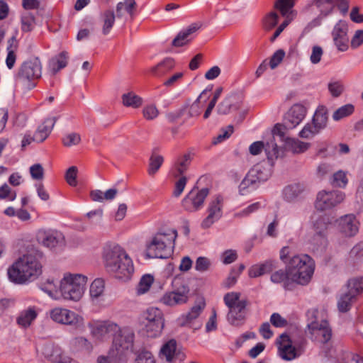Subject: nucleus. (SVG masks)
<instances>
[{"label": "nucleus", "mask_w": 363, "mask_h": 363, "mask_svg": "<svg viewBox=\"0 0 363 363\" xmlns=\"http://www.w3.org/2000/svg\"><path fill=\"white\" fill-rule=\"evenodd\" d=\"M102 258L106 271L113 273L117 279L126 281L133 276V260L121 246H106L104 248Z\"/></svg>", "instance_id": "nucleus-1"}, {"label": "nucleus", "mask_w": 363, "mask_h": 363, "mask_svg": "<svg viewBox=\"0 0 363 363\" xmlns=\"http://www.w3.org/2000/svg\"><path fill=\"white\" fill-rule=\"evenodd\" d=\"M41 258L40 253L24 255L9 268V279L13 283L23 284L37 279L42 273Z\"/></svg>", "instance_id": "nucleus-2"}, {"label": "nucleus", "mask_w": 363, "mask_h": 363, "mask_svg": "<svg viewBox=\"0 0 363 363\" xmlns=\"http://www.w3.org/2000/svg\"><path fill=\"white\" fill-rule=\"evenodd\" d=\"M177 238V231L175 229L168 228L157 232L146 243L145 257L167 259L171 257L174 252Z\"/></svg>", "instance_id": "nucleus-3"}, {"label": "nucleus", "mask_w": 363, "mask_h": 363, "mask_svg": "<svg viewBox=\"0 0 363 363\" xmlns=\"http://www.w3.org/2000/svg\"><path fill=\"white\" fill-rule=\"evenodd\" d=\"M292 281L306 285L311 281L315 270V262L308 255L293 256L287 263Z\"/></svg>", "instance_id": "nucleus-4"}, {"label": "nucleus", "mask_w": 363, "mask_h": 363, "mask_svg": "<svg viewBox=\"0 0 363 363\" xmlns=\"http://www.w3.org/2000/svg\"><path fill=\"white\" fill-rule=\"evenodd\" d=\"M87 277L79 274H68L64 276L60 285V298L78 301L82 297Z\"/></svg>", "instance_id": "nucleus-5"}, {"label": "nucleus", "mask_w": 363, "mask_h": 363, "mask_svg": "<svg viewBox=\"0 0 363 363\" xmlns=\"http://www.w3.org/2000/svg\"><path fill=\"white\" fill-rule=\"evenodd\" d=\"M308 328L311 340L320 345H323V350L325 353V356L334 358L339 362L340 360V354L337 348L328 347L332 337V330L329 326L328 322L326 320H322L320 323L313 321L308 325Z\"/></svg>", "instance_id": "nucleus-6"}, {"label": "nucleus", "mask_w": 363, "mask_h": 363, "mask_svg": "<svg viewBox=\"0 0 363 363\" xmlns=\"http://www.w3.org/2000/svg\"><path fill=\"white\" fill-rule=\"evenodd\" d=\"M42 64L38 57H34L23 62L15 75L16 84L31 89L36 85L35 81L41 77Z\"/></svg>", "instance_id": "nucleus-7"}, {"label": "nucleus", "mask_w": 363, "mask_h": 363, "mask_svg": "<svg viewBox=\"0 0 363 363\" xmlns=\"http://www.w3.org/2000/svg\"><path fill=\"white\" fill-rule=\"evenodd\" d=\"M306 339L293 341L286 333L280 335L276 340L278 354L286 361H291L301 357L306 351Z\"/></svg>", "instance_id": "nucleus-8"}, {"label": "nucleus", "mask_w": 363, "mask_h": 363, "mask_svg": "<svg viewBox=\"0 0 363 363\" xmlns=\"http://www.w3.org/2000/svg\"><path fill=\"white\" fill-rule=\"evenodd\" d=\"M143 331L148 337L160 336L164 325L162 311L158 308H148L143 313Z\"/></svg>", "instance_id": "nucleus-9"}, {"label": "nucleus", "mask_w": 363, "mask_h": 363, "mask_svg": "<svg viewBox=\"0 0 363 363\" xmlns=\"http://www.w3.org/2000/svg\"><path fill=\"white\" fill-rule=\"evenodd\" d=\"M314 4L318 8L320 15L308 24L311 28L319 26L322 18L331 14L335 7L342 13H346L349 10L350 1L349 0H314Z\"/></svg>", "instance_id": "nucleus-10"}, {"label": "nucleus", "mask_w": 363, "mask_h": 363, "mask_svg": "<svg viewBox=\"0 0 363 363\" xmlns=\"http://www.w3.org/2000/svg\"><path fill=\"white\" fill-rule=\"evenodd\" d=\"M172 286L174 290L165 293L160 298V302L168 306L185 303L188 301L189 287L178 277L174 279Z\"/></svg>", "instance_id": "nucleus-11"}, {"label": "nucleus", "mask_w": 363, "mask_h": 363, "mask_svg": "<svg viewBox=\"0 0 363 363\" xmlns=\"http://www.w3.org/2000/svg\"><path fill=\"white\" fill-rule=\"evenodd\" d=\"M289 128L284 123V125L277 123L272 130L270 138L266 142L265 152L268 160L273 162L274 160L277 159L281 155L283 151L280 149L275 142V137H279L280 140L285 143L286 130Z\"/></svg>", "instance_id": "nucleus-12"}, {"label": "nucleus", "mask_w": 363, "mask_h": 363, "mask_svg": "<svg viewBox=\"0 0 363 363\" xmlns=\"http://www.w3.org/2000/svg\"><path fill=\"white\" fill-rule=\"evenodd\" d=\"M345 197V194L340 191H321L317 195L315 207L321 211L329 210L342 203Z\"/></svg>", "instance_id": "nucleus-13"}, {"label": "nucleus", "mask_w": 363, "mask_h": 363, "mask_svg": "<svg viewBox=\"0 0 363 363\" xmlns=\"http://www.w3.org/2000/svg\"><path fill=\"white\" fill-rule=\"evenodd\" d=\"M89 328L93 337L100 340H108L120 331V326L111 320L93 321Z\"/></svg>", "instance_id": "nucleus-14"}, {"label": "nucleus", "mask_w": 363, "mask_h": 363, "mask_svg": "<svg viewBox=\"0 0 363 363\" xmlns=\"http://www.w3.org/2000/svg\"><path fill=\"white\" fill-rule=\"evenodd\" d=\"M113 345L116 348V357L121 359L125 351L132 349L135 335L128 328H121L113 337Z\"/></svg>", "instance_id": "nucleus-15"}, {"label": "nucleus", "mask_w": 363, "mask_h": 363, "mask_svg": "<svg viewBox=\"0 0 363 363\" xmlns=\"http://www.w3.org/2000/svg\"><path fill=\"white\" fill-rule=\"evenodd\" d=\"M209 194L208 188L201 189H193L183 199L182 205L184 209L188 212H195L201 209L204 201Z\"/></svg>", "instance_id": "nucleus-16"}, {"label": "nucleus", "mask_w": 363, "mask_h": 363, "mask_svg": "<svg viewBox=\"0 0 363 363\" xmlns=\"http://www.w3.org/2000/svg\"><path fill=\"white\" fill-rule=\"evenodd\" d=\"M313 228L315 232L313 237L312 242L318 247H325L327 245V230L330 224V219L327 216L315 215L313 217Z\"/></svg>", "instance_id": "nucleus-17"}, {"label": "nucleus", "mask_w": 363, "mask_h": 363, "mask_svg": "<svg viewBox=\"0 0 363 363\" xmlns=\"http://www.w3.org/2000/svg\"><path fill=\"white\" fill-rule=\"evenodd\" d=\"M348 26L346 21L340 20L334 26L332 31L333 42L340 52L346 51L348 48L349 38L347 36Z\"/></svg>", "instance_id": "nucleus-18"}, {"label": "nucleus", "mask_w": 363, "mask_h": 363, "mask_svg": "<svg viewBox=\"0 0 363 363\" xmlns=\"http://www.w3.org/2000/svg\"><path fill=\"white\" fill-rule=\"evenodd\" d=\"M223 198L218 195L213 199L208 207V216L203 220V228H208L222 216Z\"/></svg>", "instance_id": "nucleus-19"}, {"label": "nucleus", "mask_w": 363, "mask_h": 363, "mask_svg": "<svg viewBox=\"0 0 363 363\" xmlns=\"http://www.w3.org/2000/svg\"><path fill=\"white\" fill-rule=\"evenodd\" d=\"M50 318L60 324L75 325L78 323L79 315L74 312L63 308H55L50 311Z\"/></svg>", "instance_id": "nucleus-20"}, {"label": "nucleus", "mask_w": 363, "mask_h": 363, "mask_svg": "<svg viewBox=\"0 0 363 363\" xmlns=\"http://www.w3.org/2000/svg\"><path fill=\"white\" fill-rule=\"evenodd\" d=\"M36 238L40 244L50 249L56 247L63 240L61 233L52 230H40Z\"/></svg>", "instance_id": "nucleus-21"}, {"label": "nucleus", "mask_w": 363, "mask_h": 363, "mask_svg": "<svg viewBox=\"0 0 363 363\" xmlns=\"http://www.w3.org/2000/svg\"><path fill=\"white\" fill-rule=\"evenodd\" d=\"M247 304L248 301L246 299H242L238 303L235 308L229 309L227 320L230 325L240 327L245 323L246 320L245 308Z\"/></svg>", "instance_id": "nucleus-22"}, {"label": "nucleus", "mask_w": 363, "mask_h": 363, "mask_svg": "<svg viewBox=\"0 0 363 363\" xmlns=\"http://www.w3.org/2000/svg\"><path fill=\"white\" fill-rule=\"evenodd\" d=\"M306 109L300 104L293 105L284 116V123L289 128H294L305 118Z\"/></svg>", "instance_id": "nucleus-23"}, {"label": "nucleus", "mask_w": 363, "mask_h": 363, "mask_svg": "<svg viewBox=\"0 0 363 363\" xmlns=\"http://www.w3.org/2000/svg\"><path fill=\"white\" fill-rule=\"evenodd\" d=\"M339 230L345 236L352 237L359 230V222L353 214H347L337 220Z\"/></svg>", "instance_id": "nucleus-24"}, {"label": "nucleus", "mask_w": 363, "mask_h": 363, "mask_svg": "<svg viewBox=\"0 0 363 363\" xmlns=\"http://www.w3.org/2000/svg\"><path fill=\"white\" fill-rule=\"evenodd\" d=\"M161 353L168 362H182L186 357L184 352L177 350V342L173 339L162 346Z\"/></svg>", "instance_id": "nucleus-25"}, {"label": "nucleus", "mask_w": 363, "mask_h": 363, "mask_svg": "<svg viewBox=\"0 0 363 363\" xmlns=\"http://www.w3.org/2000/svg\"><path fill=\"white\" fill-rule=\"evenodd\" d=\"M43 354L47 359L55 363H69L72 360L71 357L57 345L45 346Z\"/></svg>", "instance_id": "nucleus-26"}, {"label": "nucleus", "mask_w": 363, "mask_h": 363, "mask_svg": "<svg viewBox=\"0 0 363 363\" xmlns=\"http://www.w3.org/2000/svg\"><path fill=\"white\" fill-rule=\"evenodd\" d=\"M270 280L274 284H282L285 290H291L292 284L294 283V281H292L291 279L288 265H286L285 269H276L272 272L270 277Z\"/></svg>", "instance_id": "nucleus-27"}, {"label": "nucleus", "mask_w": 363, "mask_h": 363, "mask_svg": "<svg viewBox=\"0 0 363 363\" xmlns=\"http://www.w3.org/2000/svg\"><path fill=\"white\" fill-rule=\"evenodd\" d=\"M69 56L67 51H62L52 57L48 62V69L52 75L67 67Z\"/></svg>", "instance_id": "nucleus-28"}, {"label": "nucleus", "mask_w": 363, "mask_h": 363, "mask_svg": "<svg viewBox=\"0 0 363 363\" xmlns=\"http://www.w3.org/2000/svg\"><path fill=\"white\" fill-rule=\"evenodd\" d=\"M248 172L260 184L271 177L272 169L267 163H259L255 164Z\"/></svg>", "instance_id": "nucleus-29"}, {"label": "nucleus", "mask_w": 363, "mask_h": 363, "mask_svg": "<svg viewBox=\"0 0 363 363\" xmlns=\"http://www.w3.org/2000/svg\"><path fill=\"white\" fill-rule=\"evenodd\" d=\"M284 147L294 154H301L306 152L311 147V143L303 142L297 138H286Z\"/></svg>", "instance_id": "nucleus-30"}, {"label": "nucleus", "mask_w": 363, "mask_h": 363, "mask_svg": "<svg viewBox=\"0 0 363 363\" xmlns=\"http://www.w3.org/2000/svg\"><path fill=\"white\" fill-rule=\"evenodd\" d=\"M105 281L103 279L97 278L93 281L90 286L89 294L94 303H99L104 300Z\"/></svg>", "instance_id": "nucleus-31"}, {"label": "nucleus", "mask_w": 363, "mask_h": 363, "mask_svg": "<svg viewBox=\"0 0 363 363\" xmlns=\"http://www.w3.org/2000/svg\"><path fill=\"white\" fill-rule=\"evenodd\" d=\"M328 121V111L325 106H319L312 118V123L320 131L325 129Z\"/></svg>", "instance_id": "nucleus-32"}, {"label": "nucleus", "mask_w": 363, "mask_h": 363, "mask_svg": "<svg viewBox=\"0 0 363 363\" xmlns=\"http://www.w3.org/2000/svg\"><path fill=\"white\" fill-rule=\"evenodd\" d=\"M55 118H47L38 126L35 133V139L37 143H42L48 137L55 125Z\"/></svg>", "instance_id": "nucleus-33"}, {"label": "nucleus", "mask_w": 363, "mask_h": 363, "mask_svg": "<svg viewBox=\"0 0 363 363\" xmlns=\"http://www.w3.org/2000/svg\"><path fill=\"white\" fill-rule=\"evenodd\" d=\"M259 186V184L255 177L248 172L239 185V193L242 196L247 195L256 190Z\"/></svg>", "instance_id": "nucleus-34"}, {"label": "nucleus", "mask_w": 363, "mask_h": 363, "mask_svg": "<svg viewBox=\"0 0 363 363\" xmlns=\"http://www.w3.org/2000/svg\"><path fill=\"white\" fill-rule=\"evenodd\" d=\"M136 6L137 4L135 0H124L123 1L118 2L116 9V17L118 18H123L125 13L130 15V17H133Z\"/></svg>", "instance_id": "nucleus-35"}, {"label": "nucleus", "mask_w": 363, "mask_h": 363, "mask_svg": "<svg viewBox=\"0 0 363 363\" xmlns=\"http://www.w3.org/2000/svg\"><path fill=\"white\" fill-rule=\"evenodd\" d=\"M306 189L303 184L295 183L286 186L283 191L285 200L292 201L301 195Z\"/></svg>", "instance_id": "nucleus-36"}, {"label": "nucleus", "mask_w": 363, "mask_h": 363, "mask_svg": "<svg viewBox=\"0 0 363 363\" xmlns=\"http://www.w3.org/2000/svg\"><path fill=\"white\" fill-rule=\"evenodd\" d=\"M199 28V26L194 23L191 25L188 28L181 31L173 40L172 45L175 47H181L186 45L191 39L189 38V35L196 32Z\"/></svg>", "instance_id": "nucleus-37"}, {"label": "nucleus", "mask_w": 363, "mask_h": 363, "mask_svg": "<svg viewBox=\"0 0 363 363\" xmlns=\"http://www.w3.org/2000/svg\"><path fill=\"white\" fill-rule=\"evenodd\" d=\"M18 48V42L16 40V37L13 36L8 41L7 46V56L6 58V67L11 69L13 68L16 60V52Z\"/></svg>", "instance_id": "nucleus-38"}, {"label": "nucleus", "mask_w": 363, "mask_h": 363, "mask_svg": "<svg viewBox=\"0 0 363 363\" xmlns=\"http://www.w3.org/2000/svg\"><path fill=\"white\" fill-rule=\"evenodd\" d=\"M38 313L34 307H29L26 310L21 312L17 318V323L23 327H28L31 323L36 318Z\"/></svg>", "instance_id": "nucleus-39"}, {"label": "nucleus", "mask_w": 363, "mask_h": 363, "mask_svg": "<svg viewBox=\"0 0 363 363\" xmlns=\"http://www.w3.org/2000/svg\"><path fill=\"white\" fill-rule=\"evenodd\" d=\"M347 292L355 298L363 293V277L350 279L346 284Z\"/></svg>", "instance_id": "nucleus-40"}, {"label": "nucleus", "mask_w": 363, "mask_h": 363, "mask_svg": "<svg viewBox=\"0 0 363 363\" xmlns=\"http://www.w3.org/2000/svg\"><path fill=\"white\" fill-rule=\"evenodd\" d=\"M191 162L190 155L189 154L183 155L179 158L172 169V174L174 177L182 176L188 169Z\"/></svg>", "instance_id": "nucleus-41"}, {"label": "nucleus", "mask_w": 363, "mask_h": 363, "mask_svg": "<svg viewBox=\"0 0 363 363\" xmlns=\"http://www.w3.org/2000/svg\"><path fill=\"white\" fill-rule=\"evenodd\" d=\"M174 66V60L169 57L165 58L163 61L158 63L156 66L151 69L153 75L160 77L168 71L171 70Z\"/></svg>", "instance_id": "nucleus-42"}, {"label": "nucleus", "mask_w": 363, "mask_h": 363, "mask_svg": "<svg viewBox=\"0 0 363 363\" xmlns=\"http://www.w3.org/2000/svg\"><path fill=\"white\" fill-rule=\"evenodd\" d=\"M122 102L123 106L138 108L143 104V99L133 91H130L122 95Z\"/></svg>", "instance_id": "nucleus-43"}, {"label": "nucleus", "mask_w": 363, "mask_h": 363, "mask_svg": "<svg viewBox=\"0 0 363 363\" xmlns=\"http://www.w3.org/2000/svg\"><path fill=\"white\" fill-rule=\"evenodd\" d=\"M116 16L114 11L110 9L106 10L101 14L103 21L102 33L104 35H106L110 33L114 25Z\"/></svg>", "instance_id": "nucleus-44"}, {"label": "nucleus", "mask_w": 363, "mask_h": 363, "mask_svg": "<svg viewBox=\"0 0 363 363\" xmlns=\"http://www.w3.org/2000/svg\"><path fill=\"white\" fill-rule=\"evenodd\" d=\"M356 300L357 298L354 297V295H350L345 291L340 296L337 301L338 310L342 313L347 312L350 310L353 303H354Z\"/></svg>", "instance_id": "nucleus-45"}, {"label": "nucleus", "mask_w": 363, "mask_h": 363, "mask_svg": "<svg viewBox=\"0 0 363 363\" xmlns=\"http://www.w3.org/2000/svg\"><path fill=\"white\" fill-rule=\"evenodd\" d=\"M40 289L54 299L60 298V288L54 283L53 280L48 279L40 284Z\"/></svg>", "instance_id": "nucleus-46"}, {"label": "nucleus", "mask_w": 363, "mask_h": 363, "mask_svg": "<svg viewBox=\"0 0 363 363\" xmlns=\"http://www.w3.org/2000/svg\"><path fill=\"white\" fill-rule=\"evenodd\" d=\"M354 111V106L351 104H345L338 108L333 114V119L338 121L352 115Z\"/></svg>", "instance_id": "nucleus-47"}, {"label": "nucleus", "mask_w": 363, "mask_h": 363, "mask_svg": "<svg viewBox=\"0 0 363 363\" xmlns=\"http://www.w3.org/2000/svg\"><path fill=\"white\" fill-rule=\"evenodd\" d=\"M279 16L276 11H271L265 15L262 19V27L265 30H271L277 24Z\"/></svg>", "instance_id": "nucleus-48"}, {"label": "nucleus", "mask_w": 363, "mask_h": 363, "mask_svg": "<svg viewBox=\"0 0 363 363\" xmlns=\"http://www.w3.org/2000/svg\"><path fill=\"white\" fill-rule=\"evenodd\" d=\"M35 17L34 16L28 12L23 13L21 15V30L23 32L31 31L35 26Z\"/></svg>", "instance_id": "nucleus-49"}, {"label": "nucleus", "mask_w": 363, "mask_h": 363, "mask_svg": "<svg viewBox=\"0 0 363 363\" xmlns=\"http://www.w3.org/2000/svg\"><path fill=\"white\" fill-rule=\"evenodd\" d=\"M320 132L313 123H306L299 132L298 136L304 139H311Z\"/></svg>", "instance_id": "nucleus-50"}, {"label": "nucleus", "mask_w": 363, "mask_h": 363, "mask_svg": "<svg viewBox=\"0 0 363 363\" xmlns=\"http://www.w3.org/2000/svg\"><path fill=\"white\" fill-rule=\"evenodd\" d=\"M235 96L230 95L225 97L218 106L217 111L218 114L226 115L230 113L233 107V101Z\"/></svg>", "instance_id": "nucleus-51"}, {"label": "nucleus", "mask_w": 363, "mask_h": 363, "mask_svg": "<svg viewBox=\"0 0 363 363\" xmlns=\"http://www.w3.org/2000/svg\"><path fill=\"white\" fill-rule=\"evenodd\" d=\"M154 278L150 274H145L142 277L137 287V294L139 295L146 293L153 283Z\"/></svg>", "instance_id": "nucleus-52"}, {"label": "nucleus", "mask_w": 363, "mask_h": 363, "mask_svg": "<svg viewBox=\"0 0 363 363\" xmlns=\"http://www.w3.org/2000/svg\"><path fill=\"white\" fill-rule=\"evenodd\" d=\"M164 162L162 156L153 153L150 158L148 173L154 175L160 168Z\"/></svg>", "instance_id": "nucleus-53"}, {"label": "nucleus", "mask_w": 363, "mask_h": 363, "mask_svg": "<svg viewBox=\"0 0 363 363\" xmlns=\"http://www.w3.org/2000/svg\"><path fill=\"white\" fill-rule=\"evenodd\" d=\"M348 183L346 172L339 170L333 174L331 184L333 186L340 188H344Z\"/></svg>", "instance_id": "nucleus-54"}, {"label": "nucleus", "mask_w": 363, "mask_h": 363, "mask_svg": "<svg viewBox=\"0 0 363 363\" xmlns=\"http://www.w3.org/2000/svg\"><path fill=\"white\" fill-rule=\"evenodd\" d=\"M294 5V0H277L274 4V8L279 10L283 16H285L291 11Z\"/></svg>", "instance_id": "nucleus-55"}, {"label": "nucleus", "mask_w": 363, "mask_h": 363, "mask_svg": "<svg viewBox=\"0 0 363 363\" xmlns=\"http://www.w3.org/2000/svg\"><path fill=\"white\" fill-rule=\"evenodd\" d=\"M240 294L238 292H229L227 293L224 297L223 301L228 309L235 308L240 300Z\"/></svg>", "instance_id": "nucleus-56"}, {"label": "nucleus", "mask_w": 363, "mask_h": 363, "mask_svg": "<svg viewBox=\"0 0 363 363\" xmlns=\"http://www.w3.org/2000/svg\"><path fill=\"white\" fill-rule=\"evenodd\" d=\"M262 204L260 202H255L250 205H249L245 208L240 211L235 213V217L236 218H244L247 217L250 214L257 211L259 208H261Z\"/></svg>", "instance_id": "nucleus-57"}, {"label": "nucleus", "mask_w": 363, "mask_h": 363, "mask_svg": "<svg viewBox=\"0 0 363 363\" xmlns=\"http://www.w3.org/2000/svg\"><path fill=\"white\" fill-rule=\"evenodd\" d=\"M207 93V89L203 90L197 99L191 105L189 111L190 117L199 116L201 114L202 106L200 104V99Z\"/></svg>", "instance_id": "nucleus-58"}, {"label": "nucleus", "mask_w": 363, "mask_h": 363, "mask_svg": "<svg viewBox=\"0 0 363 363\" xmlns=\"http://www.w3.org/2000/svg\"><path fill=\"white\" fill-rule=\"evenodd\" d=\"M201 312V308L196 306L192 307L191 311L184 315V321L182 323V325L191 324L193 320L196 319Z\"/></svg>", "instance_id": "nucleus-59"}, {"label": "nucleus", "mask_w": 363, "mask_h": 363, "mask_svg": "<svg viewBox=\"0 0 363 363\" xmlns=\"http://www.w3.org/2000/svg\"><path fill=\"white\" fill-rule=\"evenodd\" d=\"M81 141L79 134L71 133L65 135L62 138V143L66 147H71L79 144Z\"/></svg>", "instance_id": "nucleus-60"}, {"label": "nucleus", "mask_w": 363, "mask_h": 363, "mask_svg": "<svg viewBox=\"0 0 363 363\" xmlns=\"http://www.w3.org/2000/svg\"><path fill=\"white\" fill-rule=\"evenodd\" d=\"M16 198V193L4 184L0 187V199H7L9 201H14Z\"/></svg>", "instance_id": "nucleus-61"}, {"label": "nucleus", "mask_w": 363, "mask_h": 363, "mask_svg": "<svg viewBox=\"0 0 363 363\" xmlns=\"http://www.w3.org/2000/svg\"><path fill=\"white\" fill-rule=\"evenodd\" d=\"M211 265L210 259L206 257L197 258L195 264V269L200 272H204L209 269Z\"/></svg>", "instance_id": "nucleus-62"}, {"label": "nucleus", "mask_w": 363, "mask_h": 363, "mask_svg": "<svg viewBox=\"0 0 363 363\" xmlns=\"http://www.w3.org/2000/svg\"><path fill=\"white\" fill-rule=\"evenodd\" d=\"M143 114L147 120H154L159 115V111L155 105H147L143 109Z\"/></svg>", "instance_id": "nucleus-63"}, {"label": "nucleus", "mask_w": 363, "mask_h": 363, "mask_svg": "<svg viewBox=\"0 0 363 363\" xmlns=\"http://www.w3.org/2000/svg\"><path fill=\"white\" fill-rule=\"evenodd\" d=\"M285 56V52L283 50L280 49L277 50L270 58L269 65L271 69H275L283 60Z\"/></svg>", "instance_id": "nucleus-64"}]
</instances>
